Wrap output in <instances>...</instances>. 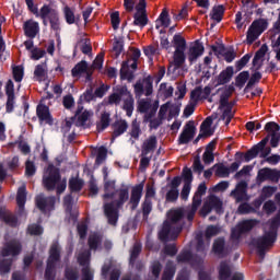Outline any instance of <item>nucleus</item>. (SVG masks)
<instances>
[{
  "label": "nucleus",
  "mask_w": 280,
  "mask_h": 280,
  "mask_svg": "<svg viewBox=\"0 0 280 280\" xmlns=\"http://www.w3.org/2000/svg\"><path fill=\"white\" fill-rule=\"evenodd\" d=\"M168 220L164 221L162 230L159 232L160 242H171L178 238L183 231V225H176L180 220L185 218V211L183 209L171 210L168 213Z\"/></svg>",
  "instance_id": "nucleus-1"
},
{
  "label": "nucleus",
  "mask_w": 280,
  "mask_h": 280,
  "mask_svg": "<svg viewBox=\"0 0 280 280\" xmlns=\"http://www.w3.org/2000/svg\"><path fill=\"white\" fill-rule=\"evenodd\" d=\"M116 194H118V199L104 205V214L110 226H117V222L119 221V209H121L130 198V190L127 186L117 189L115 196Z\"/></svg>",
  "instance_id": "nucleus-2"
},
{
  "label": "nucleus",
  "mask_w": 280,
  "mask_h": 280,
  "mask_svg": "<svg viewBox=\"0 0 280 280\" xmlns=\"http://www.w3.org/2000/svg\"><path fill=\"white\" fill-rule=\"evenodd\" d=\"M61 253L62 248L60 247V244L52 243L46 261V269L44 273L45 280H56V265L61 259Z\"/></svg>",
  "instance_id": "nucleus-3"
},
{
  "label": "nucleus",
  "mask_w": 280,
  "mask_h": 280,
  "mask_svg": "<svg viewBox=\"0 0 280 280\" xmlns=\"http://www.w3.org/2000/svg\"><path fill=\"white\" fill-rule=\"evenodd\" d=\"M268 141H270L271 148H279L280 133L267 135L260 142L252 147V149L245 153V163H250L253 159H257L259 152L268 145Z\"/></svg>",
  "instance_id": "nucleus-4"
},
{
  "label": "nucleus",
  "mask_w": 280,
  "mask_h": 280,
  "mask_svg": "<svg viewBox=\"0 0 280 280\" xmlns=\"http://www.w3.org/2000/svg\"><path fill=\"white\" fill-rule=\"evenodd\" d=\"M277 241L275 232H267L265 235L253 241L254 246L257 248V254L261 259L266 257V249L270 248Z\"/></svg>",
  "instance_id": "nucleus-5"
},
{
  "label": "nucleus",
  "mask_w": 280,
  "mask_h": 280,
  "mask_svg": "<svg viewBox=\"0 0 280 280\" xmlns=\"http://www.w3.org/2000/svg\"><path fill=\"white\" fill-rule=\"evenodd\" d=\"M48 175L43 177V185L47 191H54L60 183L62 176L60 175V168L54 166V164L47 167Z\"/></svg>",
  "instance_id": "nucleus-6"
},
{
  "label": "nucleus",
  "mask_w": 280,
  "mask_h": 280,
  "mask_svg": "<svg viewBox=\"0 0 280 280\" xmlns=\"http://www.w3.org/2000/svg\"><path fill=\"white\" fill-rule=\"evenodd\" d=\"M258 221L256 219L243 220L231 231V240H240L242 235L250 233L252 229L257 226Z\"/></svg>",
  "instance_id": "nucleus-7"
},
{
  "label": "nucleus",
  "mask_w": 280,
  "mask_h": 280,
  "mask_svg": "<svg viewBox=\"0 0 280 280\" xmlns=\"http://www.w3.org/2000/svg\"><path fill=\"white\" fill-rule=\"evenodd\" d=\"M20 253H23V244L16 238L7 242L1 250L2 257H19Z\"/></svg>",
  "instance_id": "nucleus-8"
},
{
  "label": "nucleus",
  "mask_w": 280,
  "mask_h": 280,
  "mask_svg": "<svg viewBox=\"0 0 280 280\" xmlns=\"http://www.w3.org/2000/svg\"><path fill=\"white\" fill-rule=\"evenodd\" d=\"M35 205L37 209L42 211V213H47V211H54V209H56V197H45V195H38L35 198Z\"/></svg>",
  "instance_id": "nucleus-9"
},
{
  "label": "nucleus",
  "mask_w": 280,
  "mask_h": 280,
  "mask_svg": "<svg viewBox=\"0 0 280 280\" xmlns=\"http://www.w3.org/2000/svg\"><path fill=\"white\" fill-rule=\"evenodd\" d=\"M196 137V125L194 120L186 122L182 133L178 137V145H187Z\"/></svg>",
  "instance_id": "nucleus-10"
},
{
  "label": "nucleus",
  "mask_w": 280,
  "mask_h": 280,
  "mask_svg": "<svg viewBox=\"0 0 280 280\" xmlns=\"http://www.w3.org/2000/svg\"><path fill=\"white\" fill-rule=\"evenodd\" d=\"M233 93H235V85L232 83L228 85L220 95V108H228L223 115H229L233 108V104L229 103V98L231 95H233Z\"/></svg>",
  "instance_id": "nucleus-11"
},
{
  "label": "nucleus",
  "mask_w": 280,
  "mask_h": 280,
  "mask_svg": "<svg viewBox=\"0 0 280 280\" xmlns=\"http://www.w3.org/2000/svg\"><path fill=\"white\" fill-rule=\"evenodd\" d=\"M212 253L220 259H224V257H229V254L231 253V250L226 246V240H224V237L220 236L213 241Z\"/></svg>",
  "instance_id": "nucleus-12"
},
{
  "label": "nucleus",
  "mask_w": 280,
  "mask_h": 280,
  "mask_svg": "<svg viewBox=\"0 0 280 280\" xmlns=\"http://www.w3.org/2000/svg\"><path fill=\"white\" fill-rule=\"evenodd\" d=\"M36 115L39 124H46L47 126H54V116H51V112H49V106L47 105H37Z\"/></svg>",
  "instance_id": "nucleus-13"
},
{
  "label": "nucleus",
  "mask_w": 280,
  "mask_h": 280,
  "mask_svg": "<svg viewBox=\"0 0 280 280\" xmlns=\"http://www.w3.org/2000/svg\"><path fill=\"white\" fill-rule=\"evenodd\" d=\"M280 172L272 168H262L258 171L257 182L266 183V180H271V183H279Z\"/></svg>",
  "instance_id": "nucleus-14"
},
{
  "label": "nucleus",
  "mask_w": 280,
  "mask_h": 280,
  "mask_svg": "<svg viewBox=\"0 0 280 280\" xmlns=\"http://www.w3.org/2000/svg\"><path fill=\"white\" fill-rule=\"evenodd\" d=\"M233 75H235V70L233 66H228L226 69L222 70L219 75L215 77L214 86H222L224 84H229L231 80H233Z\"/></svg>",
  "instance_id": "nucleus-15"
},
{
  "label": "nucleus",
  "mask_w": 280,
  "mask_h": 280,
  "mask_svg": "<svg viewBox=\"0 0 280 280\" xmlns=\"http://www.w3.org/2000/svg\"><path fill=\"white\" fill-rule=\"evenodd\" d=\"M143 187H145V184L142 182L136 186L132 187L131 189V196L129 203L131 205L132 211L139 207V202H141V198L143 196Z\"/></svg>",
  "instance_id": "nucleus-16"
},
{
  "label": "nucleus",
  "mask_w": 280,
  "mask_h": 280,
  "mask_svg": "<svg viewBox=\"0 0 280 280\" xmlns=\"http://www.w3.org/2000/svg\"><path fill=\"white\" fill-rule=\"evenodd\" d=\"M202 54H205V46L198 40L195 42V44L188 49V62L194 65V62H196V60H198Z\"/></svg>",
  "instance_id": "nucleus-17"
},
{
  "label": "nucleus",
  "mask_w": 280,
  "mask_h": 280,
  "mask_svg": "<svg viewBox=\"0 0 280 280\" xmlns=\"http://www.w3.org/2000/svg\"><path fill=\"white\" fill-rule=\"evenodd\" d=\"M23 31L27 38H34L40 32V26L38 25V22L34 20H27L23 24Z\"/></svg>",
  "instance_id": "nucleus-18"
},
{
  "label": "nucleus",
  "mask_w": 280,
  "mask_h": 280,
  "mask_svg": "<svg viewBox=\"0 0 280 280\" xmlns=\"http://www.w3.org/2000/svg\"><path fill=\"white\" fill-rule=\"evenodd\" d=\"M113 133L112 141H115L117 137H121L128 130V121L126 119L115 120L112 125Z\"/></svg>",
  "instance_id": "nucleus-19"
},
{
  "label": "nucleus",
  "mask_w": 280,
  "mask_h": 280,
  "mask_svg": "<svg viewBox=\"0 0 280 280\" xmlns=\"http://www.w3.org/2000/svg\"><path fill=\"white\" fill-rule=\"evenodd\" d=\"M124 95H128V88H116L115 92L108 96V104H110L112 106L113 104H115V106H119V104H121V98L124 97Z\"/></svg>",
  "instance_id": "nucleus-20"
},
{
  "label": "nucleus",
  "mask_w": 280,
  "mask_h": 280,
  "mask_svg": "<svg viewBox=\"0 0 280 280\" xmlns=\"http://www.w3.org/2000/svg\"><path fill=\"white\" fill-rule=\"evenodd\" d=\"M172 23V19H170V12L167 9H163L158 20L155 21V30H161V27L167 28Z\"/></svg>",
  "instance_id": "nucleus-21"
},
{
  "label": "nucleus",
  "mask_w": 280,
  "mask_h": 280,
  "mask_svg": "<svg viewBox=\"0 0 280 280\" xmlns=\"http://www.w3.org/2000/svg\"><path fill=\"white\" fill-rule=\"evenodd\" d=\"M232 275L233 269H231V265L226 260L221 261L219 266V280H232Z\"/></svg>",
  "instance_id": "nucleus-22"
},
{
  "label": "nucleus",
  "mask_w": 280,
  "mask_h": 280,
  "mask_svg": "<svg viewBox=\"0 0 280 280\" xmlns=\"http://www.w3.org/2000/svg\"><path fill=\"white\" fill-rule=\"evenodd\" d=\"M158 143L156 136H150L142 144V156H148L150 152H154Z\"/></svg>",
  "instance_id": "nucleus-23"
},
{
  "label": "nucleus",
  "mask_w": 280,
  "mask_h": 280,
  "mask_svg": "<svg viewBox=\"0 0 280 280\" xmlns=\"http://www.w3.org/2000/svg\"><path fill=\"white\" fill-rule=\"evenodd\" d=\"M115 179H105L104 180V191L105 194L103 195L104 200H113L115 198V185H116Z\"/></svg>",
  "instance_id": "nucleus-24"
},
{
  "label": "nucleus",
  "mask_w": 280,
  "mask_h": 280,
  "mask_svg": "<svg viewBox=\"0 0 280 280\" xmlns=\"http://www.w3.org/2000/svg\"><path fill=\"white\" fill-rule=\"evenodd\" d=\"M224 12H226L224 4L214 5L210 12V19L217 23H222V20L224 19Z\"/></svg>",
  "instance_id": "nucleus-25"
},
{
  "label": "nucleus",
  "mask_w": 280,
  "mask_h": 280,
  "mask_svg": "<svg viewBox=\"0 0 280 280\" xmlns=\"http://www.w3.org/2000/svg\"><path fill=\"white\" fill-rule=\"evenodd\" d=\"M207 203L210 205V209H212V211L214 210L215 213H218L219 215H221V213H224L222 200L219 199L218 196H210Z\"/></svg>",
  "instance_id": "nucleus-26"
},
{
  "label": "nucleus",
  "mask_w": 280,
  "mask_h": 280,
  "mask_svg": "<svg viewBox=\"0 0 280 280\" xmlns=\"http://www.w3.org/2000/svg\"><path fill=\"white\" fill-rule=\"evenodd\" d=\"M246 187H248L246 182H240L236 185V189L232 191V196H234L236 202L244 201V196H246Z\"/></svg>",
  "instance_id": "nucleus-27"
},
{
  "label": "nucleus",
  "mask_w": 280,
  "mask_h": 280,
  "mask_svg": "<svg viewBox=\"0 0 280 280\" xmlns=\"http://www.w3.org/2000/svg\"><path fill=\"white\" fill-rule=\"evenodd\" d=\"M259 69H261V65H258L256 67V72H254L250 75V78H249V80H248V82H247V84H246V86L244 89L245 93H247L249 89H253L254 84H259V82H260V80L262 78L261 72H259Z\"/></svg>",
  "instance_id": "nucleus-28"
},
{
  "label": "nucleus",
  "mask_w": 280,
  "mask_h": 280,
  "mask_svg": "<svg viewBox=\"0 0 280 280\" xmlns=\"http://www.w3.org/2000/svg\"><path fill=\"white\" fill-rule=\"evenodd\" d=\"M89 71V62L86 60H81L78 62L71 70L72 78H80L82 73H86Z\"/></svg>",
  "instance_id": "nucleus-29"
},
{
  "label": "nucleus",
  "mask_w": 280,
  "mask_h": 280,
  "mask_svg": "<svg viewBox=\"0 0 280 280\" xmlns=\"http://www.w3.org/2000/svg\"><path fill=\"white\" fill-rule=\"evenodd\" d=\"M108 126H110V113L103 112L101 114V120L96 124L97 132H104Z\"/></svg>",
  "instance_id": "nucleus-30"
},
{
  "label": "nucleus",
  "mask_w": 280,
  "mask_h": 280,
  "mask_svg": "<svg viewBox=\"0 0 280 280\" xmlns=\"http://www.w3.org/2000/svg\"><path fill=\"white\" fill-rule=\"evenodd\" d=\"M129 135L131 137L132 140L135 141H139V138L142 135L141 131V121L133 119L131 121V126H130V130H129Z\"/></svg>",
  "instance_id": "nucleus-31"
},
{
  "label": "nucleus",
  "mask_w": 280,
  "mask_h": 280,
  "mask_svg": "<svg viewBox=\"0 0 280 280\" xmlns=\"http://www.w3.org/2000/svg\"><path fill=\"white\" fill-rule=\"evenodd\" d=\"M88 245L90 250H97L102 246V235L100 233H93L88 238Z\"/></svg>",
  "instance_id": "nucleus-32"
},
{
  "label": "nucleus",
  "mask_w": 280,
  "mask_h": 280,
  "mask_svg": "<svg viewBox=\"0 0 280 280\" xmlns=\"http://www.w3.org/2000/svg\"><path fill=\"white\" fill-rule=\"evenodd\" d=\"M68 187L71 194H78L79 191H82V188L84 187V180L78 177H71L69 179Z\"/></svg>",
  "instance_id": "nucleus-33"
},
{
  "label": "nucleus",
  "mask_w": 280,
  "mask_h": 280,
  "mask_svg": "<svg viewBox=\"0 0 280 280\" xmlns=\"http://www.w3.org/2000/svg\"><path fill=\"white\" fill-rule=\"evenodd\" d=\"M12 264H14V259L12 258H0V277L10 275L12 270Z\"/></svg>",
  "instance_id": "nucleus-34"
},
{
  "label": "nucleus",
  "mask_w": 280,
  "mask_h": 280,
  "mask_svg": "<svg viewBox=\"0 0 280 280\" xmlns=\"http://www.w3.org/2000/svg\"><path fill=\"white\" fill-rule=\"evenodd\" d=\"M174 275H176V265L172 260H168L164 268L162 280H172L174 279Z\"/></svg>",
  "instance_id": "nucleus-35"
},
{
  "label": "nucleus",
  "mask_w": 280,
  "mask_h": 280,
  "mask_svg": "<svg viewBox=\"0 0 280 280\" xmlns=\"http://www.w3.org/2000/svg\"><path fill=\"white\" fill-rule=\"evenodd\" d=\"M25 202H27V188H25V186H21L18 189L16 195V203L19 209H25Z\"/></svg>",
  "instance_id": "nucleus-36"
},
{
  "label": "nucleus",
  "mask_w": 280,
  "mask_h": 280,
  "mask_svg": "<svg viewBox=\"0 0 280 280\" xmlns=\"http://www.w3.org/2000/svg\"><path fill=\"white\" fill-rule=\"evenodd\" d=\"M242 161H246V153H242V152H236L235 153V162L232 163L230 165V167H228V170H230V174H233L235 172H237L242 165Z\"/></svg>",
  "instance_id": "nucleus-37"
},
{
  "label": "nucleus",
  "mask_w": 280,
  "mask_h": 280,
  "mask_svg": "<svg viewBox=\"0 0 280 280\" xmlns=\"http://www.w3.org/2000/svg\"><path fill=\"white\" fill-rule=\"evenodd\" d=\"M120 80H128L129 82H132V80H135V73L130 71V66H128L127 61L122 62L121 65Z\"/></svg>",
  "instance_id": "nucleus-38"
},
{
  "label": "nucleus",
  "mask_w": 280,
  "mask_h": 280,
  "mask_svg": "<svg viewBox=\"0 0 280 280\" xmlns=\"http://www.w3.org/2000/svg\"><path fill=\"white\" fill-rule=\"evenodd\" d=\"M58 14V11H56L55 9H52L50 5H48V4H44L42 8H40V10H39V12H38V16L40 18V19H48V20H50L51 19V16H55V15H57Z\"/></svg>",
  "instance_id": "nucleus-39"
},
{
  "label": "nucleus",
  "mask_w": 280,
  "mask_h": 280,
  "mask_svg": "<svg viewBox=\"0 0 280 280\" xmlns=\"http://www.w3.org/2000/svg\"><path fill=\"white\" fill-rule=\"evenodd\" d=\"M175 50L185 51L187 49V40L180 34H175L173 37Z\"/></svg>",
  "instance_id": "nucleus-40"
},
{
  "label": "nucleus",
  "mask_w": 280,
  "mask_h": 280,
  "mask_svg": "<svg viewBox=\"0 0 280 280\" xmlns=\"http://www.w3.org/2000/svg\"><path fill=\"white\" fill-rule=\"evenodd\" d=\"M78 264L83 266V268H90L91 266V249H86L79 254Z\"/></svg>",
  "instance_id": "nucleus-41"
},
{
  "label": "nucleus",
  "mask_w": 280,
  "mask_h": 280,
  "mask_svg": "<svg viewBox=\"0 0 280 280\" xmlns=\"http://www.w3.org/2000/svg\"><path fill=\"white\" fill-rule=\"evenodd\" d=\"M213 124V118L207 117L200 125V132L205 135V137L213 136V131L211 130V126Z\"/></svg>",
  "instance_id": "nucleus-42"
},
{
  "label": "nucleus",
  "mask_w": 280,
  "mask_h": 280,
  "mask_svg": "<svg viewBox=\"0 0 280 280\" xmlns=\"http://www.w3.org/2000/svg\"><path fill=\"white\" fill-rule=\"evenodd\" d=\"M148 13L133 14V25H136V27H145V25H148Z\"/></svg>",
  "instance_id": "nucleus-43"
},
{
  "label": "nucleus",
  "mask_w": 280,
  "mask_h": 280,
  "mask_svg": "<svg viewBox=\"0 0 280 280\" xmlns=\"http://www.w3.org/2000/svg\"><path fill=\"white\" fill-rule=\"evenodd\" d=\"M186 58L185 50H175L173 56L174 67L180 69V67L185 65Z\"/></svg>",
  "instance_id": "nucleus-44"
},
{
  "label": "nucleus",
  "mask_w": 280,
  "mask_h": 280,
  "mask_svg": "<svg viewBox=\"0 0 280 280\" xmlns=\"http://www.w3.org/2000/svg\"><path fill=\"white\" fill-rule=\"evenodd\" d=\"M249 78H250V72L242 71L235 78V86H237V89H244V86H245L246 82H248Z\"/></svg>",
  "instance_id": "nucleus-45"
},
{
  "label": "nucleus",
  "mask_w": 280,
  "mask_h": 280,
  "mask_svg": "<svg viewBox=\"0 0 280 280\" xmlns=\"http://www.w3.org/2000/svg\"><path fill=\"white\" fill-rule=\"evenodd\" d=\"M213 167H215V176H219V178H229L231 176V170L224 164H214Z\"/></svg>",
  "instance_id": "nucleus-46"
},
{
  "label": "nucleus",
  "mask_w": 280,
  "mask_h": 280,
  "mask_svg": "<svg viewBox=\"0 0 280 280\" xmlns=\"http://www.w3.org/2000/svg\"><path fill=\"white\" fill-rule=\"evenodd\" d=\"M2 222L12 229H16V226H19V218L15 214H12L10 210H8Z\"/></svg>",
  "instance_id": "nucleus-47"
},
{
  "label": "nucleus",
  "mask_w": 280,
  "mask_h": 280,
  "mask_svg": "<svg viewBox=\"0 0 280 280\" xmlns=\"http://www.w3.org/2000/svg\"><path fill=\"white\" fill-rule=\"evenodd\" d=\"M205 194H207V184L201 183L192 197V202H199V206L202 205V196Z\"/></svg>",
  "instance_id": "nucleus-48"
},
{
  "label": "nucleus",
  "mask_w": 280,
  "mask_h": 280,
  "mask_svg": "<svg viewBox=\"0 0 280 280\" xmlns=\"http://www.w3.org/2000/svg\"><path fill=\"white\" fill-rule=\"evenodd\" d=\"M250 25L258 31V34L261 35L266 32V30H268V20L260 18L255 20Z\"/></svg>",
  "instance_id": "nucleus-49"
},
{
  "label": "nucleus",
  "mask_w": 280,
  "mask_h": 280,
  "mask_svg": "<svg viewBox=\"0 0 280 280\" xmlns=\"http://www.w3.org/2000/svg\"><path fill=\"white\" fill-rule=\"evenodd\" d=\"M79 45H80V50L85 56H89L93 52V46L91 45V39L90 38L80 39Z\"/></svg>",
  "instance_id": "nucleus-50"
},
{
  "label": "nucleus",
  "mask_w": 280,
  "mask_h": 280,
  "mask_svg": "<svg viewBox=\"0 0 280 280\" xmlns=\"http://www.w3.org/2000/svg\"><path fill=\"white\" fill-rule=\"evenodd\" d=\"M266 54H268V45L264 44L255 54L253 58V67H257V62L261 60V58L266 57Z\"/></svg>",
  "instance_id": "nucleus-51"
},
{
  "label": "nucleus",
  "mask_w": 280,
  "mask_h": 280,
  "mask_svg": "<svg viewBox=\"0 0 280 280\" xmlns=\"http://www.w3.org/2000/svg\"><path fill=\"white\" fill-rule=\"evenodd\" d=\"M63 277L66 280H79L80 271L73 267H66L63 271Z\"/></svg>",
  "instance_id": "nucleus-52"
},
{
  "label": "nucleus",
  "mask_w": 280,
  "mask_h": 280,
  "mask_svg": "<svg viewBox=\"0 0 280 280\" xmlns=\"http://www.w3.org/2000/svg\"><path fill=\"white\" fill-rule=\"evenodd\" d=\"M192 255L189 249L182 250L176 257L177 264H190Z\"/></svg>",
  "instance_id": "nucleus-53"
},
{
  "label": "nucleus",
  "mask_w": 280,
  "mask_h": 280,
  "mask_svg": "<svg viewBox=\"0 0 280 280\" xmlns=\"http://www.w3.org/2000/svg\"><path fill=\"white\" fill-rule=\"evenodd\" d=\"M259 36H261L260 33H258V31L256 28H254L250 24L247 30V34H246V43L248 45H253V43H255V40H257V38H259Z\"/></svg>",
  "instance_id": "nucleus-54"
},
{
  "label": "nucleus",
  "mask_w": 280,
  "mask_h": 280,
  "mask_svg": "<svg viewBox=\"0 0 280 280\" xmlns=\"http://www.w3.org/2000/svg\"><path fill=\"white\" fill-rule=\"evenodd\" d=\"M13 80L15 82H23L25 75V68L23 66H14L12 68Z\"/></svg>",
  "instance_id": "nucleus-55"
},
{
  "label": "nucleus",
  "mask_w": 280,
  "mask_h": 280,
  "mask_svg": "<svg viewBox=\"0 0 280 280\" xmlns=\"http://www.w3.org/2000/svg\"><path fill=\"white\" fill-rule=\"evenodd\" d=\"M106 156H108V149H106V147H104V145L100 147L97 150L95 164L102 165L104 163Z\"/></svg>",
  "instance_id": "nucleus-56"
},
{
  "label": "nucleus",
  "mask_w": 280,
  "mask_h": 280,
  "mask_svg": "<svg viewBox=\"0 0 280 280\" xmlns=\"http://www.w3.org/2000/svg\"><path fill=\"white\" fill-rule=\"evenodd\" d=\"M250 58H253V55L246 54L240 60H237L235 62L236 71H242V69H244V67H246L248 62H250Z\"/></svg>",
  "instance_id": "nucleus-57"
},
{
  "label": "nucleus",
  "mask_w": 280,
  "mask_h": 280,
  "mask_svg": "<svg viewBox=\"0 0 280 280\" xmlns=\"http://www.w3.org/2000/svg\"><path fill=\"white\" fill-rule=\"evenodd\" d=\"M150 213H152V199H144V201L142 202L143 220H148Z\"/></svg>",
  "instance_id": "nucleus-58"
},
{
  "label": "nucleus",
  "mask_w": 280,
  "mask_h": 280,
  "mask_svg": "<svg viewBox=\"0 0 280 280\" xmlns=\"http://www.w3.org/2000/svg\"><path fill=\"white\" fill-rule=\"evenodd\" d=\"M192 172L195 174H202L205 172V165H202V162L200 161V155L195 156L194 162H192Z\"/></svg>",
  "instance_id": "nucleus-59"
},
{
  "label": "nucleus",
  "mask_w": 280,
  "mask_h": 280,
  "mask_svg": "<svg viewBox=\"0 0 280 280\" xmlns=\"http://www.w3.org/2000/svg\"><path fill=\"white\" fill-rule=\"evenodd\" d=\"M202 95V88L201 86H197L191 92H190V102L192 104H197L200 100H202L201 97Z\"/></svg>",
  "instance_id": "nucleus-60"
},
{
  "label": "nucleus",
  "mask_w": 280,
  "mask_h": 280,
  "mask_svg": "<svg viewBox=\"0 0 280 280\" xmlns=\"http://www.w3.org/2000/svg\"><path fill=\"white\" fill-rule=\"evenodd\" d=\"M21 163L19 162V155H14L11 160L7 161V167L9 172H16Z\"/></svg>",
  "instance_id": "nucleus-61"
},
{
  "label": "nucleus",
  "mask_w": 280,
  "mask_h": 280,
  "mask_svg": "<svg viewBox=\"0 0 280 280\" xmlns=\"http://www.w3.org/2000/svg\"><path fill=\"white\" fill-rule=\"evenodd\" d=\"M279 130L280 126L275 121H269L265 125V131L267 132V135H277Z\"/></svg>",
  "instance_id": "nucleus-62"
},
{
  "label": "nucleus",
  "mask_w": 280,
  "mask_h": 280,
  "mask_svg": "<svg viewBox=\"0 0 280 280\" xmlns=\"http://www.w3.org/2000/svg\"><path fill=\"white\" fill-rule=\"evenodd\" d=\"M26 232L28 233V235H43L44 230L43 226L33 223L27 226Z\"/></svg>",
  "instance_id": "nucleus-63"
},
{
  "label": "nucleus",
  "mask_w": 280,
  "mask_h": 280,
  "mask_svg": "<svg viewBox=\"0 0 280 280\" xmlns=\"http://www.w3.org/2000/svg\"><path fill=\"white\" fill-rule=\"evenodd\" d=\"M203 264H205V258H202L199 255H194L192 254L190 262H189L191 268H202Z\"/></svg>",
  "instance_id": "nucleus-64"
}]
</instances>
